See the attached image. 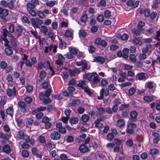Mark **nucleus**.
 <instances>
[{"mask_svg":"<svg viewBox=\"0 0 160 160\" xmlns=\"http://www.w3.org/2000/svg\"><path fill=\"white\" fill-rule=\"evenodd\" d=\"M18 106L20 108V110L25 116H28L31 113L29 109L27 107L26 104L23 102L19 101L18 103Z\"/></svg>","mask_w":160,"mask_h":160,"instance_id":"nucleus-1","label":"nucleus"},{"mask_svg":"<svg viewBox=\"0 0 160 160\" xmlns=\"http://www.w3.org/2000/svg\"><path fill=\"white\" fill-rule=\"evenodd\" d=\"M51 92V89L48 88L45 92L44 94L41 95V99L43 101V102L45 104H47L51 102V99L49 98Z\"/></svg>","mask_w":160,"mask_h":160,"instance_id":"nucleus-2","label":"nucleus"},{"mask_svg":"<svg viewBox=\"0 0 160 160\" xmlns=\"http://www.w3.org/2000/svg\"><path fill=\"white\" fill-rule=\"evenodd\" d=\"M9 14L8 10L6 9L0 7V18L4 22H7L6 17Z\"/></svg>","mask_w":160,"mask_h":160,"instance_id":"nucleus-3","label":"nucleus"},{"mask_svg":"<svg viewBox=\"0 0 160 160\" xmlns=\"http://www.w3.org/2000/svg\"><path fill=\"white\" fill-rule=\"evenodd\" d=\"M136 128V125L134 123L130 122L127 125L126 132L127 133L131 134L133 133Z\"/></svg>","mask_w":160,"mask_h":160,"instance_id":"nucleus-4","label":"nucleus"},{"mask_svg":"<svg viewBox=\"0 0 160 160\" xmlns=\"http://www.w3.org/2000/svg\"><path fill=\"white\" fill-rule=\"evenodd\" d=\"M6 93L9 97H12L13 96L15 97L16 96L18 92L17 91L15 87H14L12 89L10 88L7 89L6 91Z\"/></svg>","mask_w":160,"mask_h":160,"instance_id":"nucleus-5","label":"nucleus"},{"mask_svg":"<svg viewBox=\"0 0 160 160\" xmlns=\"http://www.w3.org/2000/svg\"><path fill=\"white\" fill-rule=\"evenodd\" d=\"M44 68L47 69H49L52 72V74L53 75L54 73V70L52 68L50 67L48 61H45L43 63H41V68Z\"/></svg>","mask_w":160,"mask_h":160,"instance_id":"nucleus-6","label":"nucleus"},{"mask_svg":"<svg viewBox=\"0 0 160 160\" xmlns=\"http://www.w3.org/2000/svg\"><path fill=\"white\" fill-rule=\"evenodd\" d=\"M32 26L36 28H39L38 25H40V19L37 18H32L31 19Z\"/></svg>","mask_w":160,"mask_h":160,"instance_id":"nucleus-7","label":"nucleus"},{"mask_svg":"<svg viewBox=\"0 0 160 160\" xmlns=\"http://www.w3.org/2000/svg\"><path fill=\"white\" fill-rule=\"evenodd\" d=\"M24 30V29L21 25H19L15 27V30L16 33L18 34V37L21 36Z\"/></svg>","mask_w":160,"mask_h":160,"instance_id":"nucleus-8","label":"nucleus"},{"mask_svg":"<svg viewBox=\"0 0 160 160\" xmlns=\"http://www.w3.org/2000/svg\"><path fill=\"white\" fill-rule=\"evenodd\" d=\"M2 152L7 154L10 153L11 151L10 146L8 144L4 145L2 147Z\"/></svg>","mask_w":160,"mask_h":160,"instance_id":"nucleus-9","label":"nucleus"},{"mask_svg":"<svg viewBox=\"0 0 160 160\" xmlns=\"http://www.w3.org/2000/svg\"><path fill=\"white\" fill-rule=\"evenodd\" d=\"M109 93V91L108 90L106 89L105 90L104 88H102L100 92V96H98V98L99 99H101L103 98L104 96V94H105V96H107L108 95Z\"/></svg>","mask_w":160,"mask_h":160,"instance_id":"nucleus-10","label":"nucleus"},{"mask_svg":"<svg viewBox=\"0 0 160 160\" xmlns=\"http://www.w3.org/2000/svg\"><path fill=\"white\" fill-rule=\"evenodd\" d=\"M51 138L53 140H58L60 137V134L58 132L53 131L50 135Z\"/></svg>","mask_w":160,"mask_h":160,"instance_id":"nucleus-11","label":"nucleus"},{"mask_svg":"<svg viewBox=\"0 0 160 160\" xmlns=\"http://www.w3.org/2000/svg\"><path fill=\"white\" fill-rule=\"evenodd\" d=\"M131 117L130 118L131 121L135 122L137 120L138 113L135 111H133L131 112Z\"/></svg>","mask_w":160,"mask_h":160,"instance_id":"nucleus-12","label":"nucleus"},{"mask_svg":"<svg viewBox=\"0 0 160 160\" xmlns=\"http://www.w3.org/2000/svg\"><path fill=\"white\" fill-rule=\"evenodd\" d=\"M100 81L99 77L96 72H93V76L91 81L94 84L97 83Z\"/></svg>","mask_w":160,"mask_h":160,"instance_id":"nucleus-13","label":"nucleus"},{"mask_svg":"<svg viewBox=\"0 0 160 160\" xmlns=\"http://www.w3.org/2000/svg\"><path fill=\"white\" fill-rule=\"evenodd\" d=\"M31 113L32 115L36 114L37 119H40V107L33 110Z\"/></svg>","mask_w":160,"mask_h":160,"instance_id":"nucleus-14","label":"nucleus"},{"mask_svg":"<svg viewBox=\"0 0 160 160\" xmlns=\"http://www.w3.org/2000/svg\"><path fill=\"white\" fill-rule=\"evenodd\" d=\"M152 135L154 137L153 139V142L154 143H157L160 140L159 134L155 132H152Z\"/></svg>","mask_w":160,"mask_h":160,"instance_id":"nucleus-15","label":"nucleus"},{"mask_svg":"<svg viewBox=\"0 0 160 160\" xmlns=\"http://www.w3.org/2000/svg\"><path fill=\"white\" fill-rule=\"evenodd\" d=\"M97 119L94 122L95 127L99 129H102L104 126L103 124L101 123Z\"/></svg>","mask_w":160,"mask_h":160,"instance_id":"nucleus-16","label":"nucleus"},{"mask_svg":"<svg viewBox=\"0 0 160 160\" xmlns=\"http://www.w3.org/2000/svg\"><path fill=\"white\" fill-rule=\"evenodd\" d=\"M105 61V59L102 57L98 56L95 57L92 62H100L101 64L103 63Z\"/></svg>","mask_w":160,"mask_h":160,"instance_id":"nucleus-17","label":"nucleus"},{"mask_svg":"<svg viewBox=\"0 0 160 160\" xmlns=\"http://www.w3.org/2000/svg\"><path fill=\"white\" fill-rule=\"evenodd\" d=\"M2 35L3 38H6L7 36H8L9 37H13L12 35L9 33L7 29L6 28L2 29Z\"/></svg>","mask_w":160,"mask_h":160,"instance_id":"nucleus-18","label":"nucleus"},{"mask_svg":"<svg viewBox=\"0 0 160 160\" xmlns=\"http://www.w3.org/2000/svg\"><path fill=\"white\" fill-rule=\"evenodd\" d=\"M5 48L4 51L7 56H10L13 54V51L11 47L9 46H6Z\"/></svg>","mask_w":160,"mask_h":160,"instance_id":"nucleus-19","label":"nucleus"},{"mask_svg":"<svg viewBox=\"0 0 160 160\" xmlns=\"http://www.w3.org/2000/svg\"><path fill=\"white\" fill-rule=\"evenodd\" d=\"M79 150L82 153L87 152L88 150V148L84 144L80 145L79 147Z\"/></svg>","mask_w":160,"mask_h":160,"instance_id":"nucleus-20","label":"nucleus"},{"mask_svg":"<svg viewBox=\"0 0 160 160\" xmlns=\"http://www.w3.org/2000/svg\"><path fill=\"white\" fill-rule=\"evenodd\" d=\"M6 112L7 114L12 117L14 113L13 107L12 106L9 107L6 109Z\"/></svg>","mask_w":160,"mask_h":160,"instance_id":"nucleus-21","label":"nucleus"},{"mask_svg":"<svg viewBox=\"0 0 160 160\" xmlns=\"http://www.w3.org/2000/svg\"><path fill=\"white\" fill-rule=\"evenodd\" d=\"M151 50V44L148 43L147 44L145 47L144 48L142 51L144 53H146L148 52H150Z\"/></svg>","mask_w":160,"mask_h":160,"instance_id":"nucleus-22","label":"nucleus"},{"mask_svg":"<svg viewBox=\"0 0 160 160\" xmlns=\"http://www.w3.org/2000/svg\"><path fill=\"white\" fill-rule=\"evenodd\" d=\"M33 155L36 156L37 158H40V154L38 153L39 150L36 148H33L31 149Z\"/></svg>","mask_w":160,"mask_h":160,"instance_id":"nucleus-23","label":"nucleus"},{"mask_svg":"<svg viewBox=\"0 0 160 160\" xmlns=\"http://www.w3.org/2000/svg\"><path fill=\"white\" fill-rule=\"evenodd\" d=\"M69 121L71 125H72L77 124L79 121V119L77 117H73L69 119Z\"/></svg>","mask_w":160,"mask_h":160,"instance_id":"nucleus-24","label":"nucleus"},{"mask_svg":"<svg viewBox=\"0 0 160 160\" xmlns=\"http://www.w3.org/2000/svg\"><path fill=\"white\" fill-rule=\"evenodd\" d=\"M16 136L18 139H22L23 137L25 136V134L23 131L21 130L18 132Z\"/></svg>","mask_w":160,"mask_h":160,"instance_id":"nucleus-25","label":"nucleus"},{"mask_svg":"<svg viewBox=\"0 0 160 160\" xmlns=\"http://www.w3.org/2000/svg\"><path fill=\"white\" fill-rule=\"evenodd\" d=\"M117 124L118 127L122 128L125 125V123L124 120L120 119L117 121Z\"/></svg>","mask_w":160,"mask_h":160,"instance_id":"nucleus-26","label":"nucleus"},{"mask_svg":"<svg viewBox=\"0 0 160 160\" xmlns=\"http://www.w3.org/2000/svg\"><path fill=\"white\" fill-rule=\"evenodd\" d=\"M80 103V100L78 99H76L70 101V105L73 106L75 107L78 105Z\"/></svg>","mask_w":160,"mask_h":160,"instance_id":"nucleus-27","label":"nucleus"},{"mask_svg":"<svg viewBox=\"0 0 160 160\" xmlns=\"http://www.w3.org/2000/svg\"><path fill=\"white\" fill-rule=\"evenodd\" d=\"M133 42L134 44L138 46H141L142 43V41L139 38H135L133 40Z\"/></svg>","mask_w":160,"mask_h":160,"instance_id":"nucleus-28","label":"nucleus"},{"mask_svg":"<svg viewBox=\"0 0 160 160\" xmlns=\"http://www.w3.org/2000/svg\"><path fill=\"white\" fill-rule=\"evenodd\" d=\"M93 72L85 73L83 75V78H84L88 79V80L91 81L92 78L93 76Z\"/></svg>","mask_w":160,"mask_h":160,"instance_id":"nucleus-29","label":"nucleus"},{"mask_svg":"<svg viewBox=\"0 0 160 160\" xmlns=\"http://www.w3.org/2000/svg\"><path fill=\"white\" fill-rule=\"evenodd\" d=\"M154 99V97L153 96L146 95L143 97V100L145 101L149 102H151Z\"/></svg>","mask_w":160,"mask_h":160,"instance_id":"nucleus-30","label":"nucleus"},{"mask_svg":"<svg viewBox=\"0 0 160 160\" xmlns=\"http://www.w3.org/2000/svg\"><path fill=\"white\" fill-rule=\"evenodd\" d=\"M129 49L127 48H124L122 51L123 58L127 59L128 57Z\"/></svg>","mask_w":160,"mask_h":160,"instance_id":"nucleus-31","label":"nucleus"},{"mask_svg":"<svg viewBox=\"0 0 160 160\" xmlns=\"http://www.w3.org/2000/svg\"><path fill=\"white\" fill-rule=\"evenodd\" d=\"M64 35L66 37H72L73 35L72 31L71 29L67 30L65 31Z\"/></svg>","mask_w":160,"mask_h":160,"instance_id":"nucleus-32","label":"nucleus"},{"mask_svg":"<svg viewBox=\"0 0 160 160\" xmlns=\"http://www.w3.org/2000/svg\"><path fill=\"white\" fill-rule=\"evenodd\" d=\"M21 20L23 23L30 24V22L28 18L26 16H23L22 17Z\"/></svg>","mask_w":160,"mask_h":160,"instance_id":"nucleus-33","label":"nucleus"},{"mask_svg":"<svg viewBox=\"0 0 160 160\" xmlns=\"http://www.w3.org/2000/svg\"><path fill=\"white\" fill-rule=\"evenodd\" d=\"M154 85L155 84L153 82L149 81L146 83L145 87L149 89H152L153 88Z\"/></svg>","mask_w":160,"mask_h":160,"instance_id":"nucleus-34","label":"nucleus"},{"mask_svg":"<svg viewBox=\"0 0 160 160\" xmlns=\"http://www.w3.org/2000/svg\"><path fill=\"white\" fill-rule=\"evenodd\" d=\"M81 118L83 122H86L89 120V117L86 114H84L82 115Z\"/></svg>","mask_w":160,"mask_h":160,"instance_id":"nucleus-35","label":"nucleus"},{"mask_svg":"<svg viewBox=\"0 0 160 160\" xmlns=\"http://www.w3.org/2000/svg\"><path fill=\"white\" fill-rule=\"evenodd\" d=\"M69 51L70 52L73 54L75 55L78 53V50L75 48L72 47L69 48Z\"/></svg>","mask_w":160,"mask_h":160,"instance_id":"nucleus-36","label":"nucleus"},{"mask_svg":"<svg viewBox=\"0 0 160 160\" xmlns=\"http://www.w3.org/2000/svg\"><path fill=\"white\" fill-rule=\"evenodd\" d=\"M24 100L27 104L30 105L32 101V98L30 97H27L24 98Z\"/></svg>","mask_w":160,"mask_h":160,"instance_id":"nucleus-37","label":"nucleus"},{"mask_svg":"<svg viewBox=\"0 0 160 160\" xmlns=\"http://www.w3.org/2000/svg\"><path fill=\"white\" fill-rule=\"evenodd\" d=\"M97 112L99 115H101L105 112V109L102 107L97 108Z\"/></svg>","mask_w":160,"mask_h":160,"instance_id":"nucleus-38","label":"nucleus"},{"mask_svg":"<svg viewBox=\"0 0 160 160\" xmlns=\"http://www.w3.org/2000/svg\"><path fill=\"white\" fill-rule=\"evenodd\" d=\"M126 144L127 147H131L133 146V142L131 139H128L126 142Z\"/></svg>","mask_w":160,"mask_h":160,"instance_id":"nucleus-39","label":"nucleus"},{"mask_svg":"<svg viewBox=\"0 0 160 160\" xmlns=\"http://www.w3.org/2000/svg\"><path fill=\"white\" fill-rule=\"evenodd\" d=\"M86 32L83 30L81 29L79 30V36L80 38L82 37L84 38L86 35Z\"/></svg>","mask_w":160,"mask_h":160,"instance_id":"nucleus-40","label":"nucleus"},{"mask_svg":"<svg viewBox=\"0 0 160 160\" xmlns=\"http://www.w3.org/2000/svg\"><path fill=\"white\" fill-rule=\"evenodd\" d=\"M7 64L5 61H2L0 62V67L1 68L4 70L6 68Z\"/></svg>","mask_w":160,"mask_h":160,"instance_id":"nucleus-41","label":"nucleus"},{"mask_svg":"<svg viewBox=\"0 0 160 160\" xmlns=\"http://www.w3.org/2000/svg\"><path fill=\"white\" fill-rule=\"evenodd\" d=\"M9 32L10 33H13L15 30V27H14V25L11 24L8 26Z\"/></svg>","mask_w":160,"mask_h":160,"instance_id":"nucleus-42","label":"nucleus"},{"mask_svg":"<svg viewBox=\"0 0 160 160\" xmlns=\"http://www.w3.org/2000/svg\"><path fill=\"white\" fill-rule=\"evenodd\" d=\"M22 155L24 158H28L29 155L28 152L26 150H23L22 151Z\"/></svg>","mask_w":160,"mask_h":160,"instance_id":"nucleus-43","label":"nucleus"},{"mask_svg":"<svg viewBox=\"0 0 160 160\" xmlns=\"http://www.w3.org/2000/svg\"><path fill=\"white\" fill-rule=\"evenodd\" d=\"M137 77L139 80H142L145 78L144 74L143 73H140L138 74L137 75Z\"/></svg>","mask_w":160,"mask_h":160,"instance_id":"nucleus-44","label":"nucleus"},{"mask_svg":"<svg viewBox=\"0 0 160 160\" xmlns=\"http://www.w3.org/2000/svg\"><path fill=\"white\" fill-rule=\"evenodd\" d=\"M28 12L30 15L33 17L36 16L37 14V12L33 9H28Z\"/></svg>","mask_w":160,"mask_h":160,"instance_id":"nucleus-45","label":"nucleus"},{"mask_svg":"<svg viewBox=\"0 0 160 160\" xmlns=\"http://www.w3.org/2000/svg\"><path fill=\"white\" fill-rule=\"evenodd\" d=\"M27 7L28 8V9H33L35 7V5L32 4L31 2H28L26 4Z\"/></svg>","mask_w":160,"mask_h":160,"instance_id":"nucleus-46","label":"nucleus"},{"mask_svg":"<svg viewBox=\"0 0 160 160\" xmlns=\"http://www.w3.org/2000/svg\"><path fill=\"white\" fill-rule=\"evenodd\" d=\"M134 29L132 31V32L136 35H139L140 33V31L142 30V28Z\"/></svg>","mask_w":160,"mask_h":160,"instance_id":"nucleus-47","label":"nucleus"},{"mask_svg":"<svg viewBox=\"0 0 160 160\" xmlns=\"http://www.w3.org/2000/svg\"><path fill=\"white\" fill-rule=\"evenodd\" d=\"M5 69V72L8 73L13 70V68L11 65L7 66Z\"/></svg>","mask_w":160,"mask_h":160,"instance_id":"nucleus-48","label":"nucleus"},{"mask_svg":"<svg viewBox=\"0 0 160 160\" xmlns=\"http://www.w3.org/2000/svg\"><path fill=\"white\" fill-rule=\"evenodd\" d=\"M56 1L55 0L50 1L47 2L46 3V4L48 6L52 7L53 6L56 4Z\"/></svg>","mask_w":160,"mask_h":160,"instance_id":"nucleus-49","label":"nucleus"},{"mask_svg":"<svg viewBox=\"0 0 160 160\" xmlns=\"http://www.w3.org/2000/svg\"><path fill=\"white\" fill-rule=\"evenodd\" d=\"M31 33L36 38H38V42L40 44V36L38 37L37 36L38 33L37 32H35L33 31H31Z\"/></svg>","mask_w":160,"mask_h":160,"instance_id":"nucleus-50","label":"nucleus"},{"mask_svg":"<svg viewBox=\"0 0 160 160\" xmlns=\"http://www.w3.org/2000/svg\"><path fill=\"white\" fill-rule=\"evenodd\" d=\"M11 38L10 39V42L11 43V45L12 46L16 47L17 46V44L15 42V38L14 39V37H10Z\"/></svg>","mask_w":160,"mask_h":160,"instance_id":"nucleus-51","label":"nucleus"},{"mask_svg":"<svg viewBox=\"0 0 160 160\" xmlns=\"http://www.w3.org/2000/svg\"><path fill=\"white\" fill-rule=\"evenodd\" d=\"M87 16L86 14H84L81 17V21L83 23H85L86 22L87 19Z\"/></svg>","mask_w":160,"mask_h":160,"instance_id":"nucleus-52","label":"nucleus"},{"mask_svg":"<svg viewBox=\"0 0 160 160\" xmlns=\"http://www.w3.org/2000/svg\"><path fill=\"white\" fill-rule=\"evenodd\" d=\"M83 66L82 67V70L88 69L90 68L89 67L87 66V62L85 60H83V63L82 64Z\"/></svg>","mask_w":160,"mask_h":160,"instance_id":"nucleus-53","label":"nucleus"},{"mask_svg":"<svg viewBox=\"0 0 160 160\" xmlns=\"http://www.w3.org/2000/svg\"><path fill=\"white\" fill-rule=\"evenodd\" d=\"M78 10V8L76 7H74L72 8L70 10V14H73L76 13Z\"/></svg>","mask_w":160,"mask_h":160,"instance_id":"nucleus-54","label":"nucleus"},{"mask_svg":"<svg viewBox=\"0 0 160 160\" xmlns=\"http://www.w3.org/2000/svg\"><path fill=\"white\" fill-rule=\"evenodd\" d=\"M41 29L44 34L45 35L48 30L47 28L45 26H42L41 27Z\"/></svg>","mask_w":160,"mask_h":160,"instance_id":"nucleus-55","label":"nucleus"},{"mask_svg":"<svg viewBox=\"0 0 160 160\" xmlns=\"http://www.w3.org/2000/svg\"><path fill=\"white\" fill-rule=\"evenodd\" d=\"M104 14L105 17L106 18H109L111 16V13L109 11L106 10L105 11Z\"/></svg>","mask_w":160,"mask_h":160,"instance_id":"nucleus-56","label":"nucleus"},{"mask_svg":"<svg viewBox=\"0 0 160 160\" xmlns=\"http://www.w3.org/2000/svg\"><path fill=\"white\" fill-rule=\"evenodd\" d=\"M42 88L44 89H47L48 88V83L47 81H45L42 83Z\"/></svg>","mask_w":160,"mask_h":160,"instance_id":"nucleus-57","label":"nucleus"},{"mask_svg":"<svg viewBox=\"0 0 160 160\" xmlns=\"http://www.w3.org/2000/svg\"><path fill=\"white\" fill-rule=\"evenodd\" d=\"M2 40L4 41L5 43H4V46L5 47L8 46H10L9 43V41L6 38H2Z\"/></svg>","mask_w":160,"mask_h":160,"instance_id":"nucleus-58","label":"nucleus"},{"mask_svg":"<svg viewBox=\"0 0 160 160\" xmlns=\"http://www.w3.org/2000/svg\"><path fill=\"white\" fill-rule=\"evenodd\" d=\"M45 147L47 149L50 150L54 147V145H52L51 143H48L46 144Z\"/></svg>","mask_w":160,"mask_h":160,"instance_id":"nucleus-59","label":"nucleus"},{"mask_svg":"<svg viewBox=\"0 0 160 160\" xmlns=\"http://www.w3.org/2000/svg\"><path fill=\"white\" fill-rule=\"evenodd\" d=\"M2 137L1 138L2 139L8 140L10 138V136L7 133H5L4 134L3 133Z\"/></svg>","mask_w":160,"mask_h":160,"instance_id":"nucleus-60","label":"nucleus"},{"mask_svg":"<svg viewBox=\"0 0 160 160\" xmlns=\"http://www.w3.org/2000/svg\"><path fill=\"white\" fill-rule=\"evenodd\" d=\"M78 86L82 88H84L85 85V82L84 81H81L78 84Z\"/></svg>","mask_w":160,"mask_h":160,"instance_id":"nucleus-61","label":"nucleus"},{"mask_svg":"<svg viewBox=\"0 0 160 160\" xmlns=\"http://www.w3.org/2000/svg\"><path fill=\"white\" fill-rule=\"evenodd\" d=\"M97 19L98 22H101L104 20V18L102 15H99L97 17Z\"/></svg>","mask_w":160,"mask_h":160,"instance_id":"nucleus-62","label":"nucleus"},{"mask_svg":"<svg viewBox=\"0 0 160 160\" xmlns=\"http://www.w3.org/2000/svg\"><path fill=\"white\" fill-rule=\"evenodd\" d=\"M136 90L134 88H131L128 90V94L130 95H133L135 92Z\"/></svg>","mask_w":160,"mask_h":160,"instance_id":"nucleus-63","label":"nucleus"},{"mask_svg":"<svg viewBox=\"0 0 160 160\" xmlns=\"http://www.w3.org/2000/svg\"><path fill=\"white\" fill-rule=\"evenodd\" d=\"M77 111L79 114H82L84 112L85 109L83 108L80 107L78 108Z\"/></svg>","mask_w":160,"mask_h":160,"instance_id":"nucleus-64","label":"nucleus"}]
</instances>
